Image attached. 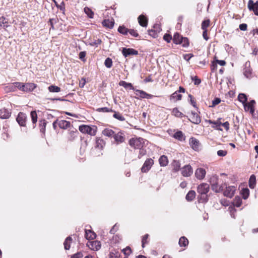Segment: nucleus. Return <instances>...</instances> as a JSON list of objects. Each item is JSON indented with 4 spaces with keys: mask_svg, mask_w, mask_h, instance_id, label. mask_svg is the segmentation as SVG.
Instances as JSON below:
<instances>
[{
    "mask_svg": "<svg viewBox=\"0 0 258 258\" xmlns=\"http://www.w3.org/2000/svg\"><path fill=\"white\" fill-rule=\"evenodd\" d=\"M247 7L250 11H253L255 15L258 16V1L254 3L252 0H249Z\"/></svg>",
    "mask_w": 258,
    "mask_h": 258,
    "instance_id": "nucleus-6",
    "label": "nucleus"
},
{
    "mask_svg": "<svg viewBox=\"0 0 258 258\" xmlns=\"http://www.w3.org/2000/svg\"><path fill=\"white\" fill-rule=\"evenodd\" d=\"M229 211L230 212V214L231 217L234 219L235 218V216L234 213L236 212V209H235V208L234 207H229Z\"/></svg>",
    "mask_w": 258,
    "mask_h": 258,
    "instance_id": "nucleus-56",
    "label": "nucleus"
},
{
    "mask_svg": "<svg viewBox=\"0 0 258 258\" xmlns=\"http://www.w3.org/2000/svg\"><path fill=\"white\" fill-rule=\"evenodd\" d=\"M238 100L241 102L243 105L245 104L246 103V101L247 100V96L245 94L243 93H240L239 94L238 96Z\"/></svg>",
    "mask_w": 258,
    "mask_h": 258,
    "instance_id": "nucleus-37",
    "label": "nucleus"
},
{
    "mask_svg": "<svg viewBox=\"0 0 258 258\" xmlns=\"http://www.w3.org/2000/svg\"><path fill=\"white\" fill-rule=\"evenodd\" d=\"M171 165L173 168V170L174 172H177L180 169L181 164L180 162L178 160H173L171 163Z\"/></svg>",
    "mask_w": 258,
    "mask_h": 258,
    "instance_id": "nucleus-29",
    "label": "nucleus"
},
{
    "mask_svg": "<svg viewBox=\"0 0 258 258\" xmlns=\"http://www.w3.org/2000/svg\"><path fill=\"white\" fill-rule=\"evenodd\" d=\"M210 22L209 20H206L203 21L202 23V29L203 30H207V28L209 27Z\"/></svg>",
    "mask_w": 258,
    "mask_h": 258,
    "instance_id": "nucleus-50",
    "label": "nucleus"
},
{
    "mask_svg": "<svg viewBox=\"0 0 258 258\" xmlns=\"http://www.w3.org/2000/svg\"><path fill=\"white\" fill-rule=\"evenodd\" d=\"M182 98V95L180 94L178 91H175L170 96V100L173 101L180 100Z\"/></svg>",
    "mask_w": 258,
    "mask_h": 258,
    "instance_id": "nucleus-31",
    "label": "nucleus"
},
{
    "mask_svg": "<svg viewBox=\"0 0 258 258\" xmlns=\"http://www.w3.org/2000/svg\"><path fill=\"white\" fill-rule=\"evenodd\" d=\"M78 134V132L77 130L75 129L73 131H69V136L68 140L70 141H72L77 138Z\"/></svg>",
    "mask_w": 258,
    "mask_h": 258,
    "instance_id": "nucleus-24",
    "label": "nucleus"
},
{
    "mask_svg": "<svg viewBox=\"0 0 258 258\" xmlns=\"http://www.w3.org/2000/svg\"><path fill=\"white\" fill-rule=\"evenodd\" d=\"M11 113L6 108L0 109V118L2 119H7L10 117Z\"/></svg>",
    "mask_w": 258,
    "mask_h": 258,
    "instance_id": "nucleus-21",
    "label": "nucleus"
},
{
    "mask_svg": "<svg viewBox=\"0 0 258 258\" xmlns=\"http://www.w3.org/2000/svg\"><path fill=\"white\" fill-rule=\"evenodd\" d=\"M24 84L21 82H14L12 86H10V88L13 91L16 88H18L20 90L24 91Z\"/></svg>",
    "mask_w": 258,
    "mask_h": 258,
    "instance_id": "nucleus-18",
    "label": "nucleus"
},
{
    "mask_svg": "<svg viewBox=\"0 0 258 258\" xmlns=\"http://www.w3.org/2000/svg\"><path fill=\"white\" fill-rule=\"evenodd\" d=\"M192 80L194 82L195 85H199L201 83V81L197 76L192 77Z\"/></svg>",
    "mask_w": 258,
    "mask_h": 258,
    "instance_id": "nucleus-63",
    "label": "nucleus"
},
{
    "mask_svg": "<svg viewBox=\"0 0 258 258\" xmlns=\"http://www.w3.org/2000/svg\"><path fill=\"white\" fill-rule=\"evenodd\" d=\"M236 188L234 186H229L226 187L224 191V195L228 198H231L234 195Z\"/></svg>",
    "mask_w": 258,
    "mask_h": 258,
    "instance_id": "nucleus-10",
    "label": "nucleus"
},
{
    "mask_svg": "<svg viewBox=\"0 0 258 258\" xmlns=\"http://www.w3.org/2000/svg\"><path fill=\"white\" fill-rule=\"evenodd\" d=\"M209 185L206 183H202L197 187V191L201 195L205 196L209 191Z\"/></svg>",
    "mask_w": 258,
    "mask_h": 258,
    "instance_id": "nucleus-5",
    "label": "nucleus"
},
{
    "mask_svg": "<svg viewBox=\"0 0 258 258\" xmlns=\"http://www.w3.org/2000/svg\"><path fill=\"white\" fill-rule=\"evenodd\" d=\"M114 139L117 144L123 143L125 140V135L123 132H119L114 134Z\"/></svg>",
    "mask_w": 258,
    "mask_h": 258,
    "instance_id": "nucleus-8",
    "label": "nucleus"
},
{
    "mask_svg": "<svg viewBox=\"0 0 258 258\" xmlns=\"http://www.w3.org/2000/svg\"><path fill=\"white\" fill-rule=\"evenodd\" d=\"M154 164V161L151 158L147 159L144 162L143 166L141 168L142 172L146 173L149 171L152 166Z\"/></svg>",
    "mask_w": 258,
    "mask_h": 258,
    "instance_id": "nucleus-4",
    "label": "nucleus"
},
{
    "mask_svg": "<svg viewBox=\"0 0 258 258\" xmlns=\"http://www.w3.org/2000/svg\"><path fill=\"white\" fill-rule=\"evenodd\" d=\"M79 131L83 134H87L90 136H95L97 127L95 125H81L79 127Z\"/></svg>",
    "mask_w": 258,
    "mask_h": 258,
    "instance_id": "nucleus-2",
    "label": "nucleus"
},
{
    "mask_svg": "<svg viewBox=\"0 0 258 258\" xmlns=\"http://www.w3.org/2000/svg\"><path fill=\"white\" fill-rule=\"evenodd\" d=\"M180 44H181L183 47H187L189 45L188 40L186 37H182L180 41Z\"/></svg>",
    "mask_w": 258,
    "mask_h": 258,
    "instance_id": "nucleus-46",
    "label": "nucleus"
},
{
    "mask_svg": "<svg viewBox=\"0 0 258 258\" xmlns=\"http://www.w3.org/2000/svg\"><path fill=\"white\" fill-rule=\"evenodd\" d=\"M144 143V139L142 138H132L129 141L130 146L135 149H140L143 147Z\"/></svg>",
    "mask_w": 258,
    "mask_h": 258,
    "instance_id": "nucleus-3",
    "label": "nucleus"
},
{
    "mask_svg": "<svg viewBox=\"0 0 258 258\" xmlns=\"http://www.w3.org/2000/svg\"><path fill=\"white\" fill-rule=\"evenodd\" d=\"M255 104V101L254 100H251L249 103H246L244 104V108L245 111H250L251 113H253L254 111V105Z\"/></svg>",
    "mask_w": 258,
    "mask_h": 258,
    "instance_id": "nucleus-15",
    "label": "nucleus"
},
{
    "mask_svg": "<svg viewBox=\"0 0 258 258\" xmlns=\"http://www.w3.org/2000/svg\"><path fill=\"white\" fill-rule=\"evenodd\" d=\"M104 64L105 67L107 68H110L112 66V59L108 57L104 61Z\"/></svg>",
    "mask_w": 258,
    "mask_h": 258,
    "instance_id": "nucleus-49",
    "label": "nucleus"
},
{
    "mask_svg": "<svg viewBox=\"0 0 258 258\" xmlns=\"http://www.w3.org/2000/svg\"><path fill=\"white\" fill-rule=\"evenodd\" d=\"M188 97L190 98V102L191 104L196 108H197V104L196 101L194 99L192 98V96L191 95L189 94L188 95Z\"/></svg>",
    "mask_w": 258,
    "mask_h": 258,
    "instance_id": "nucleus-62",
    "label": "nucleus"
},
{
    "mask_svg": "<svg viewBox=\"0 0 258 258\" xmlns=\"http://www.w3.org/2000/svg\"><path fill=\"white\" fill-rule=\"evenodd\" d=\"M249 194V190L248 188H243L242 190V195L243 196V198L244 199H246L248 197Z\"/></svg>",
    "mask_w": 258,
    "mask_h": 258,
    "instance_id": "nucleus-51",
    "label": "nucleus"
},
{
    "mask_svg": "<svg viewBox=\"0 0 258 258\" xmlns=\"http://www.w3.org/2000/svg\"><path fill=\"white\" fill-rule=\"evenodd\" d=\"M135 94L137 95H139L141 98L151 99L153 97V95L148 94L143 90L138 89L135 90Z\"/></svg>",
    "mask_w": 258,
    "mask_h": 258,
    "instance_id": "nucleus-14",
    "label": "nucleus"
},
{
    "mask_svg": "<svg viewBox=\"0 0 258 258\" xmlns=\"http://www.w3.org/2000/svg\"><path fill=\"white\" fill-rule=\"evenodd\" d=\"M87 245L90 249L95 251L99 250L101 247L100 242L96 240L89 242Z\"/></svg>",
    "mask_w": 258,
    "mask_h": 258,
    "instance_id": "nucleus-13",
    "label": "nucleus"
},
{
    "mask_svg": "<svg viewBox=\"0 0 258 258\" xmlns=\"http://www.w3.org/2000/svg\"><path fill=\"white\" fill-rule=\"evenodd\" d=\"M256 183V177L253 174L250 176L249 179V186L250 188H254Z\"/></svg>",
    "mask_w": 258,
    "mask_h": 258,
    "instance_id": "nucleus-33",
    "label": "nucleus"
},
{
    "mask_svg": "<svg viewBox=\"0 0 258 258\" xmlns=\"http://www.w3.org/2000/svg\"><path fill=\"white\" fill-rule=\"evenodd\" d=\"M49 22L50 25L51 26L50 29H54V24L56 23V22H57L56 19H54V18L50 19L49 21Z\"/></svg>",
    "mask_w": 258,
    "mask_h": 258,
    "instance_id": "nucleus-61",
    "label": "nucleus"
},
{
    "mask_svg": "<svg viewBox=\"0 0 258 258\" xmlns=\"http://www.w3.org/2000/svg\"><path fill=\"white\" fill-rule=\"evenodd\" d=\"M113 112H114V113L113 115V117L120 121L125 120V118L122 115H121V114L120 113L116 112L114 111Z\"/></svg>",
    "mask_w": 258,
    "mask_h": 258,
    "instance_id": "nucleus-45",
    "label": "nucleus"
},
{
    "mask_svg": "<svg viewBox=\"0 0 258 258\" xmlns=\"http://www.w3.org/2000/svg\"><path fill=\"white\" fill-rule=\"evenodd\" d=\"M159 162L161 166H166L168 163L167 157L165 155L161 156L159 159Z\"/></svg>",
    "mask_w": 258,
    "mask_h": 258,
    "instance_id": "nucleus-30",
    "label": "nucleus"
},
{
    "mask_svg": "<svg viewBox=\"0 0 258 258\" xmlns=\"http://www.w3.org/2000/svg\"><path fill=\"white\" fill-rule=\"evenodd\" d=\"M96 234L91 230H85V236L87 239H93L96 237Z\"/></svg>",
    "mask_w": 258,
    "mask_h": 258,
    "instance_id": "nucleus-26",
    "label": "nucleus"
},
{
    "mask_svg": "<svg viewBox=\"0 0 258 258\" xmlns=\"http://www.w3.org/2000/svg\"><path fill=\"white\" fill-rule=\"evenodd\" d=\"M193 173V170L190 165H186L181 168V174L184 177H189Z\"/></svg>",
    "mask_w": 258,
    "mask_h": 258,
    "instance_id": "nucleus-7",
    "label": "nucleus"
},
{
    "mask_svg": "<svg viewBox=\"0 0 258 258\" xmlns=\"http://www.w3.org/2000/svg\"><path fill=\"white\" fill-rule=\"evenodd\" d=\"M189 144L191 148L195 151L198 150L199 147V141L195 138H191L189 139Z\"/></svg>",
    "mask_w": 258,
    "mask_h": 258,
    "instance_id": "nucleus-19",
    "label": "nucleus"
},
{
    "mask_svg": "<svg viewBox=\"0 0 258 258\" xmlns=\"http://www.w3.org/2000/svg\"><path fill=\"white\" fill-rule=\"evenodd\" d=\"M138 22L139 24L142 27H147L148 24V19L143 15H141L139 16Z\"/></svg>",
    "mask_w": 258,
    "mask_h": 258,
    "instance_id": "nucleus-20",
    "label": "nucleus"
},
{
    "mask_svg": "<svg viewBox=\"0 0 258 258\" xmlns=\"http://www.w3.org/2000/svg\"><path fill=\"white\" fill-rule=\"evenodd\" d=\"M139 154L138 155V158L139 159L141 158L143 156L146 154V151L144 149H143L142 147L140 149H139Z\"/></svg>",
    "mask_w": 258,
    "mask_h": 258,
    "instance_id": "nucleus-57",
    "label": "nucleus"
},
{
    "mask_svg": "<svg viewBox=\"0 0 258 258\" xmlns=\"http://www.w3.org/2000/svg\"><path fill=\"white\" fill-rule=\"evenodd\" d=\"M119 256L118 252H111L109 254V258H119Z\"/></svg>",
    "mask_w": 258,
    "mask_h": 258,
    "instance_id": "nucleus-58",
    "label": "nucleus"
},
{
    "mask_svg": "<svg viewBox=\"0 0 258 258\" xmlns=\"http://www.w3.org/2000/svg\"><path fill=\"white\" fill-rule=\"evenodd\" d=\"M122 252L125 255V257H128V256L132 253V250L130 246H126L125 248L121 250Z\"/></svg>",
    "mask_w": 258,
    "mask_h": 258,
    "instance_id": "nucleus-41",
    "label": "nucleus"
},
{
    "mask_svg": "<svg viewBox=\"0 0 258 258\" xmlns=\"http://www.w3.org/2000/svg\"><path fill=\"white\" fill-rule=\"evenodd\" d=\"M242 203V201L240 198L236 197L234 200V205L237 207H239Z\"/></svg>",
    "mask_w": 258,
    "mask_h": 258,
    "instance_id": "nucleus-47",
    "label": "nucleus"
},
{
    "mask_svg": "<svg viewBox=\"0 0 258 258\" xmlns=\"http://www.w3.org/2000/svg\"><path fill=\"white\" fill-rule=\"evenodd\" d=\"M30 114L33 123L34 124L36 123L37 121V115L36 112L35 111H32L31 112Z\"/></svg>",
    "mask_w": 258,
    "mask_h": 258,
    "instance_id": "nucleus-48",
    "label": "nucleus"
},
{
    "mask_svg": "<svg viewBox=\"0 0 258 258\" xmlns=\"http://www.w3.org/2000/svg\"><path fill=\"white\" fill-rule=\"evenodd\" d=\"M96 147L100 149H102L105 145V142L104 140L100 138H96Z\"/></svg>",
    "mask_w": 258,
    "mask_h": 258,
    "instance_id": "nucleus-27",
    "label": "nucleus"
},
{
    "mask_svg": "<svg viewBox=\"0 0 258 258\" xmlns=\"http://www.w3.org/2000/svg\"><path fill=\"white\" fill-rule=\"evenodd\" d=\"M114 24V22L113 19H105L102 22V25L103 26L107 27L109 29L113 28Z\"/></svg>",
    "mask_w": 258,
    "mask_h": 258,
    "instance_id": "nucleus-22",
    "label": "nucleus"
},
{
    "mask_svg": "<svg viewBox=\"0 0 258 258\" xmlns=\"http://www.w3.org/2000/svg\"><path fill=\"white\" fill-rule=\"evenodd\" d=\"M72 239L71 236H69L66 239V240L63 243V245H64L65 249L68 250L70 249V242L72 241Z\"/></svg>",
    "mask_w": 258,
    "mask_h": 258,
    "instance_id": "nucleus-40",
    "label": "nucleus"
},
{
    "mask_svg": "<svg viewBox=\"0 0 258 258\" xmlns=\"http://www.w3.org/2000/svg\"><path fill=\"white\" fill-rule=\"evenodd\" d=\"M196 197V192L194 190H190L186 195V200L188 201H192Z\"/></svg>",
    "mask_w": 258,
    "mask_h": 258,
    "instance_id": "nucleus-35",
    "label": "nucleus"
},
{
    "mask_svg": "<svg viewBox=\"0 0 258 258\" xmlns=\"http://www.w3.org/2000/svg\"><path fill=\"white\" fill-rule=\"evenodd\" d=\"M37 87L36 85L32 83H27L24 84V92H28L32 91Z\"/></svg>",
    "mask_w": 258,
    "mask_h": 258,
    "instance_id": "nucleus-17",
    "label": "nucleus"
},
{
    "mask_svg": "<svg viewBox=\"0 0 258 258\" xmlns=\"http://www.w3.org/2000/svg\"><path fill=\"white\" fill-rule=\"evenodd\" d=\"M122 53L126 57L130 55H137L138 51L133 48H123Z\"/></svg>",
    "mask_w": 258,
    "mask_h": 258,
    "instance_id": "nucleus-11",
    "label": "nucleus"
},
{
    "mask_svg": "<svg viewBox=\"0 0 258 258\" xmlns=\"http://www.w3.org/2000/svg\"><path fill=\"white\" fill-rule=\"evenodd\" d=\"M84 12L87 15L89 18H93L94 16L93 12L89 8L85 7L84 8Z\"/></svg>",
    "mask_w": 258,
    "mask_h": 258,
    "instance_id": "nucleus-43",
    "label": "nucleus"
},
{
    "mask_svg": "<svg viewBox=\"0 0 258 258\" xmlns=\"http://www.w3.org/2000/svg\"><path fill=\"white\" fill-rule=\"evenodd\" d=\"M208 121L210 124H213L214 125L213 126V127L215 128L218 130L222 131V129L220 128V126L221 125L222 123V122L220 121V119H219L216 121H212L211 120H209Z\"/></svg>",
    "mask_w": 258,
    "mask_h": 258,
    "instance_id": "nucleus-28",
    "label": "nucleus"
},
{
    "mask_svg": "<svg viewBox=\"0 0 258 258\" xmlns=\"http://www.w3.org/2000/svg\"><path fill=\"white\" fill-rule=\"evenodd\" d=\"M244 75L247 78H250L251 76V72L249 68H246L243 72Z\"/></svg>",
    "mask_w": 258,
    "mask_h": 258,
    "instance_id": "nucleus-54",
    "label": "nucleus"
},
{
    "mask_svg": "<svg viewBox=\"0 0 258 258\" xmlns=\"http://www.w3.org/2000/svg\"><path fill=\"white\" fill-rule=\"evenodd\" d=\"M119 85L123 87L126 89L135 90L131 83L126 82L125 81H120L119 83Z\"/></svg>",
    "mask_w": 258,
    "mask_h": 258,
    "instance_id": "nucleus-25",
    "label": "nucleus"
},
{
    "mask_svg": "<svg viewBox=\"0 0 258 258\" xmlns=\"http://www.w3.org/2000/svg\"><path fill=\"white\" fill-rule=\"evenodd\" d=\"M149 236V235L148 234H146L143 236L142 239V246L143 247H145V244H147L148 243L147 239H148Z\"/></svg>",
    "mask_w": 258,
    "mask_h": 258,
    "instance_id": "nucleus-53",
    "label": "nucleus"
},
{
    "mask_svg": "<svg viewBox=\"0 0 258 258\" xmlns=\"http://www.w3.org/2000/svg\"><path fill=\"white\" fill-rule=\"evenodd\" d=\"M212 189L216 192H220L223 190V187L219 185V177L217 175H212L209 180Z\"/></svg>",
    "mask_w": 258,
    "mask_h": 258,
    "instance_id": "nucleus-1",
    "label": "nucleus"
},
{
    "mask_svg": "<svg viewBox=\"0 0 258 258\" xmlns=\"http://www.w3.org/2000/svg\"><path fill=\"white\" fill-rule=\"evenodd\" d=\"M172 113L173 115L177 117L182 118L185 116V115L182 112L179 111L177 108H174L173 109Z\"/></svg>",
    "mask_w": 258,
    "mask_h": 258,
    "instance_id": "nucleus-36",
    "label": "nucleus"
},
{
    "mask_svg": "<svg viewBox=\"0 0 258 258\" xmlns=\"http://www.w3.org/2000/svg\"><path fill=\"white\" fill-rule=\"evenodd\" d=\"M83 253L81 252H79L72 255L71 258H83Z\"/></svg>",
    "mask_w": 258,
    "mask_h": 258,
    "instance_id": "nucleus-64",
    "label": "nucleus"
},
{
    "mask_svg": "<svg viewBox=\"0 0 258 258\" xmlns=\"http://www.w3.org/2000/svg\"><path fill=\"white\" fill-rule=\"evenodd\" d=\"M182 37H183L181 36L179 33H175L173 36V42L176 44H179L180 41Z\"/></svg>",
    "mask_w": 258,
    "mask_h": 258,
    "instance_id": "nucleus-38",
    "label": "nucleus"
},
{
    "mask_svg": "<svg viewBox=\"0 0 258 258\" xmlns=\"http://www.w3.org/2000/svg\"><path fill=\"white\" fill-rule=\"evenodd\" d=\"M114 132L109 128H105L102 131V134L106 137H110L114 136Z\"/></svg>",
    "mask_w": 258,
    "mask_h": 258,
    "instance_id": "nucleus-32",
    "label": "nucleus"
},
{
    "mask_svg": "<svg viewBox=\"0 0 258 258\" xmlns=\"http://www.w3.org/2000/svg\"><path fill=\"white\" fill-rule=\"evenodd\" d=\"M227 152L226 150H220L217 151V155L220 157H224L227 155Z\"/></svg>",
    "mask_w": 258,
    "mask_h": 258,
    "instance_id": "nucleus-60",
    "label": "nucleus"
},
{
    "mask_svg": "<svg viewBox=\"0 0 258 258\" xmlns=\"http://www.w3.org/2000/svg\"><path fill=\"white\" fill-rule=\"evenodd\" d=\"M27 116L25 113L20 112L17 117V121L20 126H25Z\"/></svg>",
    "mask_w": 258,
    "mask_h": 258,
    "instance_id": "nucleus-9",
    "label": "nucleus"
},
{
    "mask_svg": "<svg viewBox=\"0 0 258 258\" xmlns=\"http://www.w3.org/2000/svg\"><path fill=\"white\" fill-rule=\"evenodd\" d=\"M97 111L99 112H113L114 111L112 109L106 107L99 108L97 109Z\"/></svg>",
    "mask_w": 258,
    "mask_h": 258,
    "instance_id": "nucleus-55",
    "label": "nucleus"
},
{
    "mask_svg": "<svg viewBox=\"0 0 258 258\" xmlns=\"http://www.w3.org/2000/svg\"><path fill=\"white\" fill-rule=\"evenodd\" d=\"M189 120L193 123L198 124L201 121L200 116L195 112H191V115L190 118Z\"/></svg>",
    "mask_w": 258,
    "mask_h": 258,
    "instance_id": "nucleus-16",
    "label": "nucleus"
},
{
    "mask_svg": "<svg viewBox=\"0 0 258 258\" xmlns=\"http://www.w3.org/2000/svg\"><path fill=\"white\" fill-rule=\"evenodd\" d=\"M48 89L49 92L53 93H57L60 91V88L55 85L49 86Z\"/></svg>",
    "mask_w": 258,
    "mask_h": 258,
    "instance_id": "nucleus-39",
    "label": "nucleus"
},
{
    "mask_svg": "<svg viewBox=\"0 0 258 258\" xmlns=\"http://www.w3.org/2000/svg\"><path fill=\"white\" fill-rule=\"evenodd\" d=\"M180 246H186L188 244V239L184 236H182L180 238L178 242Z\"/></svg>",
    "mask_w": 258,
    "mask_h": 258,
    "instance_id": "nucleus-34",
    "label": "nucleus"
},
{
    "mask_svg": "<svg viewBox=\"0 0 258 258\" xmlns=\"http://www.w3.org/2000/svg\"><path fill=\"white\" fill-rule=\"evenodd\" d=\"M128 33H129L133 37H137L139 36V34L137 31L134 29H128Z\"/></svg>",
    "mask_w": 258,
    "mask_h": 258,
    "instance_id": "nucleus-59",
    "label": "nucleus"
},
{
    "mask_svg": "<svg viewBox=\"0 0 258 258\" xmlns=\"http://www.w3.org/2000/svg\"><path fill=\"white\" fill-rule=\"evenodd\" d=\"M118 31L123 35H126L128 33V29L123 26H120L118 28Z\"/></svg>",
    "mask_w": 258,
    "mask_h": 258,
    "instance_id": "nucleus-44",
    "label": "nucleus"
},
{
    "mask_svg": "<svg viewBox=\"0 0 258 258\" xmlns=\"http://www.w3.org/2000/svg\"><path fill=\"white\" fill-rule=\"evenodd\" d=\"M58 125L60 128L67 129L70 127L71 123L67 120H61L58 121Z\"/></svg>",
    "mask_w": 258,
    "mask_h": 258,
    "instance_id": "nucleus-23",
    "label": "nucleus"
},
{
    "mask_svg": "<svg viewBox=\"0 0 258 258\" xmlns=\"http://www.w3.org/2000/svg\"><path fill=\"white\" fill-rule=\"evenodd\" d=\"M101 42L102 41L100 39L94 40L89 43V45L92 46H98V45L101 44Z\"/></svg>",
    "mask_w": 258,
    "mask_h": 258,
    "instance_id": "nucleus-52",
    "label": "nucleus"
},
{
    "mask_svg": "<svg viewBox=\"0 0 258 258\" xmlns=\"http://www.w3.org/2000/svg\"><path fill=\"white\" fill-rule=\"evenodd\" d=\"M206 174V170L202 168H199L197 169L195 171V176L197 179L199 180L203 179Z\"/></svg>",
    "mask_w": 258,
    "mask_h": 258,
    "instance_id": "nucleus-12",
    "label": "nucleus"
},
{
    "mask_svg": "<svg viewBox=\"0 0 258 258\" xmlns=\"http://www.w3.org/2000/svg\"><path fill=\"white\" fill-rule=\"evenodd\" d=\"M173 137L175 139L181 141L183 140V135L181 131H178L174 134Z\"/></svg>",
    "mask_w": 258,
    "mask_h": 258,
    "instance_id": "nucleus-42",
    "label": "nucleus"
}]
</instances>
